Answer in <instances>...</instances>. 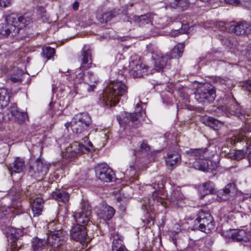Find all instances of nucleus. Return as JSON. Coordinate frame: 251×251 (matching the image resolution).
I'll list each match as a JSON object with an SVG mask.
<instances>
[{"label":"nucleus","instance_id":"obj_40","mask_svg":"<svg viewBox=\"0 0 251 251\" xmlns=\"http://www.w3.org/2000/svg\"><path fill=\"white\" fill-rule=\"evenodd\" d=\"M15 118L18 120L19 123H23L28 118L27 113L24 112H19Z\"/></svg>","mask_w":251,"mask_h":251},{"label":"nucleus","instance_id":"obj_30","mask_svg":"<svg viewBox=\"0 0 251 251\" xmlns=\"http://www.w3.org/2000/svg\"><path fill=\"white\" fill-rule=\"evenodd\" d=\"M52 197L58 201L66 203L69 201V195L65 191L57 190L52 193Z\"/></svg>","mask_w":251,"mask_h":251},{"label":"nucleus","instance_id":"obj_21","mask_svg":"<svg viewBox=\"0 0 251 251\" xmlns=\"http://www.w3.org/2000/svg\"><path fill=\"white\" fill-rule=\"evenodd\" d=\"M113 238L112 251H128L126 247L122 245V240L118 233L116 231L111 233Z\"/></svg>","mask_w":251,"mask_h":251},{"label":"nucleus","instance_id":"obj_36","mask_svg":"<svg viewBox=\"0 0 251 251\" xmlns=\"http://www.w3.org/2000/svg\"><path fill=\"white\" fill-rule=\"evenodd\" d=\"M43 53L44 57L47 59H50L55 54V50L50 47H47L43 49Z\"/></svg>","mask_w":251,"mask_h":251},{"label":"nucleus","instance_id":"obj_54","mask_svg":"<svg viewBox=\"0 0 251 251\" xmlns=\"http://www.w3.org/2000/svg\"><path fill=\"white\" fill-rule=\"evenodd\" d=\"M163 26V25H159L158 27L159 28H161V27H162Z\"/></svg>","mask_w":251,"mask_h":251},{"label":"nucleus","instance_id":"obj_17","mask_svg":"<svg viewBox=\"0 0 251 251\" xmlns=\"http://www.w3.org/2000/svg\"><path fill=\"white\" fill-rule=\"evenodd\" d=\"M25 161L24 159L20 157H16L10 163L7 168L12 176L13 173H20L22 172L25 168Z\"/></svg>","mask_w":251,"mask_h":251},{"label":"nucleus","instance_id":"obj_5","mask_svg":"<svg viewBox=\"0 0 251 251\" xmlns=\"http://www.w3.org/2000/svg\"><path fill=\"white\" fill-rule=\"evenodd\" d=\"M80 66L75 72L74 82L75 84L81 83L84 82V71L91 67L92 60L91 59V52L89 47L84 46L81 50V55L79 56Z\"/></svg>","mask_w":251,"mask_h":251},{"label":"nucleus","instance_id":"obj_3","mask_svg":"<svg viewBox=\"0 0 251 251\" xmlns=\"http://www.w3.org/2000/svg\"><path fill=\"white\" fill-rule=\"evenodd\" d=\"M185 155L188 163L191 167L196 169L205 171L207 169L214 170L215 168H209L207 162L209 156L207 153V150L205 149H190L186 151Z\"/></svg>","mask_w":251,"mask_h":251},{"label":"nucleus","instance_id":"obj_46","mask_svg":"<svg viewBox=\"0 0 251 251\" xmlns=\"http://www.w3.org/2000/svg\"><path fill=\"white\" fill-rule=\"evenodd\" d=\"M11 0H0V6L7 7L11 5Z\"/></svg>","mask_w":251,"mask_h":251},{"label":"nucleus","instance_id":"obj_7","mask_svg":"<svg viewBox=\"0 0 251 251\" xmlns=\"http://www.w3.org/2000/svg\"><path fill=\"white\" fill-rule=\"evenodd\" d=\"M214 228V222L211 214L202 210L200 211L197 218L194 221L193 228L208 233Z\"/></svg>","mask_w":251,"mask_h":251},{"label":"nucleus","instance_id":"obj_16","mask_svg":"<svg viewBox=\"0 0 251 251\" xmlns=\"http://www.w3.org/2000/svg\"><path fill=\"white\" fill-rule=\"evenodd\" d=\"M86 230L85 226L76 225L70 231L71 238L80 243L85 241L87 235Z\"/></svg>","mask_w":251,"mask_h":251},{"label":"nucleus","instance_id":"obj_9","mask_svg":"<svg viewBox=\"0 0 251 251\" xmlns=\"http://www.w3.org/2000/svg\"><path fill=\"white\" fill-rule=\"evenodd\" d=\"M195 94V99L199 102H210L216 97V90L214 87L207 84L199 87Z\"/></svg>","mask_w":251,"mask_h":251},{"label":"nucleus","instance_id":"obj_8","mask_svg":"<svg viewBox=\"0 0 251 251\" xmlns=\"http://www.w3.org/2000/svg\"><path fill=\"white\" fill-rule=\"evenodd\" d=\"M148 67L144 64L140 57L135 55L131 56L128 65V71L130 75L134 77H140L146 73Z\"/></svg>","mask_w":251,"mask_h":251},{"label":"nucleus","instance_id":"obj_13","mask_svg":"<svg viewBox=\"0 0 251 251\" xmlns=\"http://www.w3.org/2000/svg\"><path fill=\"white\" fill-rule=\"evenodd\" d=\"M228 30L237 35L248 34L251 32V23L246 21L234 23L229 26Z\"/></svg>","mask_w":251,"mask_h":251},{"label":"nucleus","instance_id":"obj_42","mask_svg":"<svg viewBox=\"0 0 251 251\" xmlns=\"http://www.w3.org/2000/svg\"><path fill=\"white\" fill-rule=\"evenodd\" d=\"M240 6L244 8H246L249 10H251V0H247L241 1Z\"/></svg>","mask_w":251,"mask_h":251},{"label":"nucleus","instance_id":"obj_44","mask_svg":"<svg viewBox=\"0 0 251 251\" xmlns=\"http://www.w3.org/2000/svg\"><path fill=\"white\" fill-rule=\"evenodd\" d=\"M140 149L141 151H148L150 150V147L147 142L144 141L141 144Z\"/></svg>","mask_w":251,"mask_h":251},{"label":"nucleus","instance_id":"obj_29","mask_svg":"<svg viewBox=\"0 0 251 251\" xmlns=\"http://www.w3.org/2000/svg\"><path fill=\"white\" fill-rule=\"evenodd\" d=\"M246 130L248 132H251V122H250L248 121L246 122L245 126L241 129L239 133L232 138L231 141V143L234 144L236 143V141L238 142L239 140H242V139H244L243 132L246 133Z\"/></svg>","mask_w":251,"mask_h":251},{"label":"nucleus","instance_id":"obj_11","mask_svg":"<svg viewBox=\"0 0 251 251\" xmlns=\"http://www.w3.org/2000/svg\"><path fill=\"white\" fill-rule=\"evenodd\" d=\"M49 164L40 158H37L32 162L29 166V172L31 176L40 179L47 174Z\"/></svg>","mask_w":251,"mask_h":251},{"label":"nucleus","instance_id":"obj_52","mask_svg":"<svg viewBox=\"0 0 251 251\" xmlns=\"http://www.w3.org/2000/svg\"><path fill=\"white\" fill-rule=\"evenodd\" d=\"M248 157L250 164L251 165V151L250 152Z\"/></svg>","mask_w":251,"mask_h":251},{"label":"nucleus","instance_id":"obj_2","mask_svg":"<svg viewBox=\"0 0 251 251\" xmlns=\"http://www.w3.org/2000/svg\"><path fill=\"white\" fill-rule=\"evenodd\" d=\"M126 91V85L121 81L114 82L106 88L100 100L104 105L115 106L119 102L120 98Z\"/></svg>","mask_w":251,"mask_h":251},{"label":"nucleus","instance_id":"obj_6","mask_svg":"<svg viewBox=\"0 0 251 251\" xmlns=\"http://www.w3.org/2000/svg\"><path fill=\"white\" fill-rule=\"evenodd\" d=\"M91 123V118L88 113H81L75 115L71 122L66 123L65 126L67 128L71 126L73 132L80 134L85 132Z\"/></svg>","mask_w":251,"mask_h":251},{"label":"nucleus","instance_id":"obj_4","mask_svg":"<svg viewBox=\"0 0 251 251\" xmlns=\"http://www.w3.org/2000/svg\"><path fill=\"white\" fill-rule=\"evenodd\" d=\"M47 235V243L52 248L50 251H67L68 238L65 231L53 228L49 230Z\"/></svg>","mask_w":251,"mask_h":251},{"label":"nucleus","instance_id":"obj_32","mask_svg":"<svg viewBox=\"0 0 251 251\" xmlns=\"http://www.w3.org/2000/svg\"><path fill=\"white\" fill-rule=\"evenodd\" d=\"M226 107L228 111L230 112L231 113L236 115L241 120L246 121V117L245 114L242 113L241 111V110L239 108V106L238 105H236L235 108L232 107L231 105L229 106V105H226Z\"/></svg>","mask_w":251,"mask_h":251},{"label":"nucleus","instance_id":"obj_35","mask_svg":"<svg viewBox=\"0 0 251 251\" xmlns=\"http://www.w3.org/2000/svg\"><path fill=\"white\" fill-rule=\"evenodd\" d=\"M200 190L204 195H207L212 193L213 192L212 183L210 181L203 183L200 187Z\"/></svg>","mask_w":251,"mask_h":251},{"label":"nucleus","instance_id":"obj_55","mask_svg":"<svg viewBox=\"0 0 251 251\" xmlns=\"http://www.w3.org/2000/svg\"><path fill=\"white\" fill-rule=\"evenodd\" d=\"M222 24H225V22H222Z\"/></svg>","mask_w":251,"mask_h":251},{"label":"nucleus","instance_id":"obj_20","mask_svg":"<svg viewBox=\"0 0 251 251\" xmlns=\"http://www.w3.org/2000/svg\"><path fill=\"white\" fill-rule=\"evenodd\" d=\"M115 213V210L112 207L104 204L102 205L97 211L100 218L104 220H109L111 219Z\"/></svg>","mask_w":251,"mask_h":251},{"label":"nucleus","instance_id":"obj_51","mask_svg":"<svg viewBox=\"0 0 251 251\" xmlns=\"http://www.w3.org/2000/svg\"><path fill=\"white\" fill-rule=\"evenodd\" d=\"M54 224H55L54 221H52V222L50 223L48 225V228H49L51 227L52 226H53Z\"/></svg>","mask_w":251,"mask_h":251},{"label":"nucleus","instance_id":"obj_14","mask_svg":"<svg viewBox=\"0 0 251 251\" xmlns=\"http://www.w3.org/2000/svg\"><path fill=\"white\" fill-rule=\"evenodd\" d=\"M152 57L154 60V69L157 72L162 71L171 59L168 54L163 55L159 51L154 52Z\"/></svg>","mask_w":251,"mask_h":251},{"label":"nucleus","instance_id":"obj_23","mask_svg":"<svg viewBox=\"0 0 251 251\" xmlns=\"http://www.w3.org/2000/svg\"><path fill=\"white\" fill-rule=\"evenodd\" d=\"M43 208V200L41 198L34 199L31 204V210L34 217L41 215Z\"/></svg>","mask_w":251,"mask_h":251},{"label":"nucleus","instance_id":"obj_24","mask_svg":"<svg viewBox=\"0 0 251 251\" xmlns=\"http://www.w3.org/2000/svg\"><path fill=\"white\" fill-rule=\"evenodd\" d=\"M249 233L244 229H235L233 230L232 233V237L233 239L237 241H244L247 242L249 240Z\"/></svg>","mask_w":251,"mask_h":251},{"label":"nucleus","instance_id":"obj_34","mask_svg":"<svg viewBox=\"0 0 251 251\" xmlns=\"http://www.w3.org/2000/svg\"><path fill=\"white\" fill-rule=\"evenodd\" d=\"M206 124L214 130H217L222 125V123L212 117H208Z\"/></svg>","mask_w":251,"mask_h":251},{"label":"nucleus","instance_id":"obj_50","mask_svg":"<svg viewBox=\"0 0 251 251\" xmlns=\"http://www.w3.org/2000/svg\"><path fill=\"white\" fill-rule=\"evenodd\" d=\"M152 197L153 199H157L158 198V193L156 192H154L152 195Z\"/></svg>","mask_w":251,"mask_h":251},{"label":"nucleus","instance_id":"obj_19","mask_svg":"<svg viewBox=\"0 0 251 251\" xmlns=\"http://www.w3.org/2000/svg\"><path fill=\"white\" fill-rule=\"evenodd\" d=\"M146 115L144 111H138L134 113H128L124 112L123 114V122L128 123L131 121L133 124L137 125L141 118L145 117Z\"/></svg>","mask_w":251,"mask_h":251},{"label":"nucleus","instance_id":"obj_15","mask_svg":"<svg viewBox=\"0 0 251 251\" xmlns=\"http://www.w3.org/2000/svg\"><path fill=\"white\" fill-rule=\"evenodd\" d=\"M96 173L99 178L105 182H109L113 178V172L107 165L101 164L98 165Z\"/></svg>","mask_w":251,"mask_h":251},{"label":"nucleus","instance_id":"obj_48","mask_svg":"<svg viewBox=\"0 0 251 251\" xmlns=\"http://www.w3.org/2000/svg\"><path fill=\"white\" fill-rule=\"evenodd\" d=\"M246 88L248 91H251V80L248 81L246 83Z\"/></svg>","mask_w":251,"mask_h":251},{"label":"nucleus","instance_id":"obj_47","mask_svg":"<svg viewBox=\"0 0 251 251\" xmlns=\"http://www.w3.org/2000/svg\"><path fill=\"white\" fill-rule=\"evenodd\" d=\"M95 84L96 83L87 84L89 85L87 88V91L89 92H93L96 87Z\"/></svg>","mask_w":251,"mask_h":251},{"label":"nucleus","instance_id":"obj_45","mask_svg":"<svg viewBox=\"0 0 251 251\" xmlns=\"http://www.w3.org/2000/svg\"><path fill=\"white\" fill-rule=\"evenodd\" d=\"M225 1L226 3L234 6L241 5V1L240 0H225Z\"/></svg>","mask_w":251,"mask_h":251},{"label":"nucleus","instance_id":"obj_26","mask_svg":"<svg viewBox=\"0 0 251 251\" xmlns=\"http://www.w3.org/2000/svg\"><path fill=\"white\" fill-rule=\"evenodd\" d=\"M233 185L231 183L227 184L225 187L217 192V196L221 201L228 199L231 190L233 189Z\"/></svg>","mask_w":251,"mask_h":251},{"label":"nucleus","instance_id":"obj_12","mask_svg":"<svg viewBox=\"0 0 251 251\" xmlns=\"http://www.w3.org/2000/svg\"><path fill=\"white\" fill-rule=\"evenodd\" d=\"M91 212L90 207L88 204H82L80 211L74 214V217L76 222V225L86 226L90 221Z\"/></svg>","mask_w":251,"mask_h":251},{"label":"nucleus","instance_id":"obj_37","mask_svg":"<svg viewBox=\"0 0 251 251\" xmlns=\"http://www.w3.org/2000/svg\"><path fill=\"white\" fill-rule=\"evenodd\" d=\"M97 79L91 72H87V75H85L84 83L86 84L96 83Z\"/></svg>","mask_w":251,"mask_h":251},{"label":"nucleus","instance_id":"obj_39","mask_svg":"<svg viewBox=\"0 0 251 251\" xmlns=\"http://www.w3.org/2000/svg\"><path fill=\"white\" fill-rule=\"evenodd\" d=\"M10 211V208L2 204H0V219L3 218Z\"/></svg>","mask_w":251,"mask_h":251},{"label":"nucleus","instance_id":"obj_22","mask_svg":"<svg viewBox=\"0 0 251 251\" xmlns=\"http://www.w3.org/2000/svg\"><path fill=\"white\" fill-rule=\"evenodd\" d=\"M180 160V155L177 153L168 154L166 159L167 166L169 169L172 170L179 164Z\"/></svg>","mask_w":251,"mask_h":251},{"label":"nucleus","instance_id":"obj_27","mask_svg":"<svg viewBox=\"0 0 251 251\" xmlns=\"http://www.w3.org/2000/svg\"><path fill=\"white\" fill-rule=\"evenodd\" d=\"M47 241L38 237L33 239L31 248L33 251H43L45 249Z\"/></svg>","mask_w":251,"mask_h":251},{"label":"nucleus","instance_id":"obj_28","mask_svg":"<svg viewBox=\"0 0 251 251\" xmlns=\"http://www.w3.org/2000/svg\"><path fill=\"white\" fill-rule=\"evenodd\" d=\"M170 5L173 8L184 11L189 7L190 1L189 0H174L171 2Z\"/></svg>","mask_w":251,"mask_h":251},{"label":"nucleus","instance_id":"obj_43","mask_svg":"<svg viewBox=\"0 0 251 251\" xmlns=\"http://www.w3.org/2000/svg\"><path fill=\"white\" fill-rule=\"evenodd\" d=\"M9 112L13 116L15 117L16 116L18 115L19 111L17 109L16 105L15 104H13V105L10 107Z\"/></svg>","mask_w":251,"mask_h":251},{"label":"nucleus","instance_id":"obj_53","mask_svg":"<svg viewBox=\"0 0 251 251\" xmlns=\"http://www.w3.org/2000/svg\"><path fill=\"white\" fill-rule=\"evenodd\" d=\"M230 102H232V103H235L234 102V100L233 99H232L231 100H230Z\"/></svg>","mask_w":251,"mask_h":251},{"label":"nucleus","instance_id":"obj_10","mask_svg":"<svg viewBox=\"0 0 251 251\" xmlns=\"http://www.w3.org/2000/svg\"><path fill=\"white\" fill-rule=\"evenodd\" d=\"M85 145H83L79 142H75L71 145L70 148L67 149L66 152L68 154V156L71 158L76 157L78 155L90 151L93 147L92 143L88 140V138L86 135L83 139Z\"/></svg>","mask_w":251,"mask_h":251},{"label":"nucleus","instance_id":"obj_31","mask_svg":"<svg viewBox=\"0 0 251 251\" xmlns=\"http://www.w3.org/2000/svg\"><path fill=\"white\" fill-rule=\"evenodd\" d=\"M184 48L183 44L179 43L176 45L171 51V54H169L171 59L178 58L181 57L183 52Z\"/></svg>","mask_w":251,"mask_h":251},{"label":"nucleus","instance_id":"obj_25","mask_svg":"<svg viewBox=\"0 0 251 251\" xmlns=\"http://www.w3.org/2000/svg\"><path fill=\"white\" fill-rule=\"evenodd\" d=\"M130 19L139 26H143L151 23V16L149 14L141 15L140 16H133L132 18H130Z\"/></svg>","mask_w":251,"mask_h":251},{"label":"nucleus","instance_id":"obj_49","mask_svg":"<svg viewBox=\"0 0 251 251\" xmlns=\"http://www.w3.org/2000/svg\"><path fill=\"white\" fill-rule=\"evenodd\" d=\"M78 5H79V3H78V2H74V4H73V8H74V9H75V10L77 9L78 7Z\"/></svg>","mask_w":251,"mask_h":251},{"label":"nucleus","instance_id":"obj_38","mask_svg":"<svg viewBox=\"0 0 251 251\" xmlns=\"http://www.w3.org/2000/svg\"><path fill=\"white\" fill-rule=\"evenodd\" d=\"M114 16L112 12H107L101 15V17L100 19L101 23H106L112 19Z\"/></svg>","mask_w":251,"mask_h":251},{"label":"nucleus","instance_id":"obj_33","mask_svg":"<svg viewBox=\"0 0 251 251\" xmlns=\"http://www.w3.org/2000/svg\"><path fill=\"white\" fill-rule=\"evenodd\" d=\"M9 98L7 93V90L4 89L0 90V108L6 107L9 101Z\"/></svg>","mask_w":251,"mask_h":251},{"label":"nucleus","instance_id":"obj_18","mask_svg":"<svg viewBox=\"0 0 251 251\" xmlns=\"http://www.w3.org/2000/svg\"><path fill=\"white\" fill-rule=\"evenodd\" d=\"M19 237V234L15 231L8 234L7 238L8 241L11 244V247L7 251H18L21 249L23 246V243L21 242Z\"/></svg>","mask_w":251,"mask_h":251},{"label":"nucleus","instance_id":"obj_41","mask_svg":"<svg viewBox=\"0 0 251 251\" xmlns=\"http://www.w3.org/2000/svg\"><path fill=\"white\" fill-rule=\"evenodd\" d=\"M246 153L242 150H237L234 152L233 156L235 159L239 160L245 157Z\"/></svg>","mask_w":251,"mask_h":251},{"label":"nucleus","instance_id":"obj_1","mask_svg":"<svg viewBox=\"0 0 251 251\" xmlns=\"http://www.w3.org/2000/svg\"><path fill=\"white\" fill-rule=\"evenodd\" d=\"M31 23V18L27 15L19 17L14 14L7 16L4 23L0 24V37L2 36L15 37L24 27Z\"/></svg>","mask_w":251,"mask_h":251}]
</instances>
